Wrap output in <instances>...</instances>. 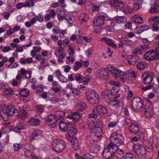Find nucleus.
<instances>
[{
	"label": "nucleus",
	"instance_id": "nucleus-1",
	"mask_svg": "<svg viewBox=\"0 0 159 159\" xmlns=\"http://www.w3.org/2000/svg\"><path fill=\"white\" fill-rule=\"evenodd\" d=\"M0 114L3 120L5 121L7 120L10 116H15L20 119L25 120L27 118L28 114L24 109L20 108L18 111L12 105L4 106L0 111Z\"/></svg>",
	"mask_w": 159,
	"mask_h": 159
},
{
	"label": "nucleus",
	"instance_id": "nucleus-2",
	"mask_svg": "<svg viewBox=\"0 0 159 159\" xmlns=\"http://www.w3.org/2000/svg\"><path fill=\"white\" fill-rule=\"evenodd\" d=\"M52 145L54 150L59 153L62 152L66 148V144L64 141L59 139H54Z\"/></svg>",
	"mask_w": 159,
	"mask_h": 159
},
{
	"label": "nucleus",
	"instance_id": "nucleus-3",
	"mask_svg": "<svg viewBox=\"0 0 159 159\" xmlns=\"http://www.w3.org/2000/svg\"><path fill=\"white\" fill-rule=\"evenodd\" d=\"M133 150L141 159L144 158L146 156V149L138 143L134 144L133 146Z\"/></svg>",
	"mask_w": 159,
	"mask_h": 159
},
{
	"label": "nucleus",
	"instance_id": "nucleus-4",
	"mask_svg": "<svg viewBox=\"0 0 159 159\" xmlns=\"http://www.w3.org/2000/svg\"><path fill=\"white\" fill-rule=\"evenodd\" d=\"M116 148L117 145H116L113 143H109L102 152L103 157L105 158L109 159L113 156V153L112 151H113L114 148Z\"/></svg>",
	"mask_w": 159,
	"mask_h": 159
},
{
	"label": "nucleus",
	"instance_id": "nucleus-5",
	"mask_svg": "<svg viewBox=\"0 0 159 159\" xmlns=\"http://www.w3.org/2000/svg\"><path fill=\"white\" fill-rule=\"evenodd\" d=\"M86 95L87 100L90 103L94 104L100 102L99 95L94 91L86 92Z\"/></svg>",
	"mask_w": 159,
	"mask_h": 159
},
{
	"label": "nucleus",
	"instance_id": "nucleus-6",
	"mask_svg": "<svg viewBox=\"0 0 159 159\" xmlns=\"http://www.w3.org/2000/svg\"><path fill=\"white\" fill-rule=\"evenodd\" d=\"M108 68H101L97 70L95 75L97 78L102 80H107L109 78Z\"/></svg>",
	"mask_w": 159,
	"mask_h": 159
},
{
	"label": "nucleus",
	"instance_id": "nucleus-7",
	"mask_svg": "<svg viewBox=\"0 0 159 159\" xmlns=\"http://www.w3.org/2000/svg\"><path fill=\"white\" fill-rule=\"evenodd\" d=\"M57 18L59 21L62 20L63 19L66 20L70 24H72L74 22V18L72 14L64 11L61 12L58 14Z\"/></svg>",
	"mask_w": 159,
	"mask_h": 159
},
{
	"label": "nucleus",
	"instance_id": "nucleus-8",
	"mask_svg": "<svg viewBox=\"0 0 159 159\" xmlns=\"http://www.w3.org/2000/svg\"><path fill=\"white\" fill-rule=\"evenodd\" d=\"M143 105V100L140 98L136 97L134 98L132 101L131 106L134 110L141 111Z\"/></svg>",
	"mask_w": 159,
	"mask_h": 159
},
{
	"label": "nucleus",
	"instance_id": "nucleus-9",
	"mask_svg": "<svg viewBox=\"0 0 159 159\" xmlns=\"http://www.w3.org/2000/svg\"><path fill=\"white\" fill-rule=\"evenodd\" d=\"M144 59L148 61H152L159 59V52L153 50L147 52L144 55Z\"/></svg>",
	"mask_w": 159,
	"mask_h": 159
},
{
	"label": "nucleus",
	"instance_id": "nucleus-10",
	"mask_svg": "<svg viewBox=\"0 0 159 159\" xmlns=\"http://www.w3.org/2000/svg\"><path fill=\"white\" fill-rule=\"evenodd\" d=\"M116 134L117 133L115 132L111 134L110 139L112 141L111 143H113L116 145L117 144L120 145L123 144L124 140L123 137L120 135V138L118 137Z\"/></svg>",
	"mask_w": 159,
	"mask_h": 159
},
{
	"label": "nucleus",
	"instance_id": "nucleus-11",
	"mask_svg": "<svg viewBox=\"0 0 159 159\" xmlns=\"http://www.w3.org/2000/svg\"><path fill=\"white\" fill-rule=\"evenodd\" d=\"M153 74L151 72H144L142 75L143 81L145 84H150L153 80Z\"/></svg>",
	"mask_w": 159,
	"mask_h": 159
},
{
	"label": "nucleus",
	"instance_id": "nucleus-12",
	"mask_svg": "<svg viewBox=\"0 0 159 159\" xmlns=\"http://www.w3.org/2000/svg\"><path fill=\"white\" fill-rule=\"evenodd\" d=\"M96 110L99 115L103 117H105L107 115L108 111L107 108L100 105H97L95 107Z\"/></svg>",
	"mask_w": 159,
	"mask_h": 159
},
{
	"label": "nucleus",
	"instance_id": "nucleus-13",
	"mask_svg": "<svg viewBox=\"0 0 159 159\" xmlns=\"http://www.w3.org/2000/svg\"><path fill=\"white\" fill-rule=\"evenodd\" d=\"M150 101L145 106L144 110L146 116L148 117H151L153 114V109L152 105L150 104Z\"/></svg>",
	"mask_w": 159,
	"mask_h": 159
},
{
	"label": "nucleus",
	"instance_id": "nucleus-14",
	"mask_svg": "<svg viewBox=\"0 0 159 159\" xmlns=\"http://www.w3.org/2000/svg\"><path fill=\"white\" fill-rule=\"evenodd\" d=\"M69 132L66 135V139L72 143L73 141L72 139H75V136L76 134L77 129L74 128H69Z\"/></svg>",
	"mask_w": 159,
	"mask_h": 159
},
{
	"label": "nucleus",
	"instance_id": "nucleus-15",
	"mask_svg": "<svg viewBox=\"0 0 159 159\" xmlns=\"http://www.w3.org/2000/svg\"><path fill=\"white\" fill-rule=\"evenodd\" d=\"M56 117L53 115H50L48 116L46 122L50 127L54 128L56 126L57 120Z\"/></svg>",
	"mask_w": 159,
	"mask_h": 159
},
{
	"label": "nucleus",
	"instance_id": "nucleus-16",
	"mask_svg": "<svg viewBox=\"0 0 159 159\" xmlns=\"http://www.w3.org/2000/svg\"><path fill=\"white\" fill-rule=\"evenodd\" d=\"M111 69L109 71L111 73L113 74L116 78L118 77L123 76L125 75V72L122 71L119 69H116L114 66H112L110 67Z\"/></svg>",
	"mask_w": 159,
	"mask_h": 159
},
{
	"label": "nucleus",
	"instance_id": "nucleus-17",
	"mask_svg": "<svg viewBox=\"0 0 159 159\" xmlns=\"http://www.w3.org/2000/svg\"><path fill=\"white\" fill-rule=\"evenodd\" d=\"M109 104L113 106H116L117 108L118 109L119 112H120L122 109L123 104L122 101L115 100L110 101Z\"/></svg>",
	"mask_w": 159,
	"mask_h": 159
},
{
	"label": "nucleus",
	"instance_id": "nucleus-18",
	"mask_svg": "<svg viewBox=\"0 0 159 159\" xmlns=\"http://www.w3.org/2000/svg\"><path fill=\"white\" fill-rule=\"evenodd\" d=\"M67 117L74 122H77L81 119V115L80 113L76 112L68 115Z\"/></svg>",
	"mask_w": 159,
	"mask_h": 159
},
{
	"label": "nucleus",
	"instance_id": "nucleus-19",
	"mask_svg": "<svg viewBox=\"0 0 159 159\" xmlns=\"http://www.w3.org/2000/svg\"><path fill=\"white\" fill-rule=\"evenodd\" d=\"M104 21L103 20L101 15L95 17L93 19V25L95 27L101 26L103 25Z\"/></svg>",
	"mask_w": 159,
	"mask_h": 159
},
{
	"label": "nucleus",
	"instance_id": "nucleus-20",
	"mask_svg": "<svg viewBox=\"0 0 159 159\" xmlns=\"http://www.w3.org/2000/svg\"><path fill=\"white\" fill-rule=\"evenodd\" d=\"M126 19L124 16L116 17L112 19V21H110V24L114 25L115 23H123L126 21Z\"/></svg>",
	"mask_w": 159,
	"mask_h": 159
},
{
	"label": "nucleus",
	"instance_id": "nucleus-21",
	"mask_svg": "<svg viewBox=\"0 0 159 159\" xmlns=\"http://www.w3.org/2000/svg\"><path fill=\"white\" fill-rule=\"evenodd\" d=\"M110 4L117 9H122L124 7L123 2L117 0H111L110 2Z\"/></svg>",
	"mask_w": 159,
	"mask_h": 159
},
{
	"label": "nucleus",
	"instance_id": "nucleus-22",
	"mask_svg": "<svg viewBox=\"0 0 159 159\" xmlns=\"http://www.w3.org/2000/svg\"><path fill=\"white\" fill-rule=\"evenodd\" d=\"M124 76L127 79L131 80H134L136 77L134 71L132 70H129L125 72V75Z\"/></svg>",
	"mask_w": 159,
	"mask_h": 159
},
{
	"label": "nucleus",
	"instance_id": "nucleus-23",
	"mask_svg": "<svg viewBox=\"0 0 159 159\" xmlns=\"http://www.w3.org/2000/svg\"><path fill=\"white\" fill-rule=\"evenodd\" d=\"M139 59V57L137 56H129L127 57L129 63L132 65H134Z\"/></svg>",
	"mask_w": 159,
	"mask_h": 159
},
{
	"label": "nucleus",
	"instance_id": "nucleus-24",
	"mask_svg": "<svg viewBox=\"0 0 159 159\" xmlns=\"http://www.w3.org/2000/svg\"><path fill=\"white\" fill-rule=\"evenodd\" d=\"M72 124L70 123H65L62 121H61L59 123L60 128L63 130L67 131L69 129Z\"/></svg>",
	"mask_w": 159,
	"mask_h": 159
},
{
	"label": "nucleus",
	"instance_id": "nucleus-25",
	"mask_svg": "<svg viewBox=\"0 0 159 159\" xmlns=\"http://www.w3.org/2000/svg\"><path fill=\"white\" fill-rule=\"evenodd\" d=\"M20 72L24 78L29 79L31 77V72L30 71H26L25 68H22L21 69Z\"/></svg>",
	"mask_w": 159,
	"mask_h": 159
},
{
	"label": "nucleus",
	"instance_id": "nucleus-26",
	"mask_svg": "<svg viewBox=\"0 0 159 159\" xmlns=\"http://www.w3.org/2000/svg\"><path fill=\"white\" fill-rule=\"evenodd\" d=\"M41 134V131L39 130H36L33 131L32 135L30 136V140L37 139L38 136Z\"/></svg>",
	"mask_w": 159,
	"mask_h": 159
},
{
	"label": "nucleus",
	"instance_id": "nucleus-27",
	"mask_svg": "<svg viewBox=\"0 0 159 159\" xmlns=\"http://www.w3.org/2000/svg\"><path fill=\"white\" fill-rule=\"evenodd\" d=\"M129 130L130 132L136 134L139 131V127L136 124L132 123L129 127Z\"/></svg>",
	"mask_w": 159,
	"mask_h": 159
},
{
	"label": "nucleus",
	"instance_id": "nucleus-28",
	"mask_svg": "<svg viewBox=\"0 0 159 159\" xmlns=\"http://www.w3.org/2000/svg\"><path fill=\"white\" fill-rule=\"evenodd\" d=\"M158 142L159 140L157 138L155 137L151 138L150 141V143L151 144V148L153 149L154 148H156Z\"/></svg>",
	"mask_w": 159,
	"mask_h": 159
},
{
	"label": "nucleus",
	"instance_id": "nucleus-29",
	"mask_svg": "<svg viewBox=\"0 0 159 159\" xmlns=\"http://www.w3.org/2000/svg\"><path fill=\"white\" fill-rule=\"evenodd\" d=\"M133 20L135 23L141 24L143 22V20L141 16L139 15L135 14L133 17Z\"/></svg>",
	"mask_w": 159,
	"mask_h": 159
},
{
	"label": "nucleus",
	"instance_id": "nucleus-30",
	"mask_svg": "<svg viewBox=\"0 0 159 159\" xmlns=\"http://www.w3.org/2000/svg\"><path fill=\"white\" fill-rule=\"evenodd\" d=\"M40 123L39 120L35 119L33 117L30 118L29 121L30 125L32 126H36L39 125Z\"/></svg>",
	"mask_w": 159,
	"mask_h": 159
},
{
	"label": "nucleus",
	"instance_id": "nucleus-31",
	"mask_svg": "<svg viewBox=\"0 0 159 159\" xmlns=\"http://www.w3.org/2000/svg\"><path fill=\"white\" fill-rule=\"evenodd\" d=\"M20 95L23 97L26 98L30 94V91L27 89L24 88L20 89L19 91Z\"/></svg>",
	"mask_w": 159,
	"mask_h": 159
},
{
	"label": "nucleus",
	"instance_id": "nucleus-32",
	"mask_svg": "<svg viewBox=\"0 0 159 159\" xmlns=\"http://www.w3.org/2000/svg\"><path fill=\"white\" fill-rule=\"evenodd\" d=\"M92 131L95 134V135L98 137L101 136L102 134V129L100 127H96Z\"/></svg>",
	"mask_w": 159,
	"mask_h": 159
},
{
	"label": "nucleus",
	"instance_id": "nucleus-33",
	"mask_svg": "<svg viewBox=\"0 0 159 159\" xmlns=\"http://www.w3.org/2000/svg\"><path fill=\"white\" fill-rule=\"evenodd\" d=\"M87 107L86 104L82 102H80L76 107V108L80 111H82L85 109Z\"/></svg>",
	"mask_w": 159,
	"mask_h": 159
},
{
	"label": "nucleus",
	"instance_id": "nucleus-34",
	"mask_svg": "<svg viewBox=\"0 0 159 159\" xmlns=\"http://www.w3.org/2000/svg\"><path fill=\"white\" fill-rule=\"evenodd\" d=\"M148 21L151 24L154 23L157 24H159V16H155L151 17L149 19Z\"/></svg>",
	"mask_w": 159,
	"mask_h": 159
},
{
	"label": "nucleus",
	"instance_id": "nucleus-35",
	"mask_svg": "<svg viewBox=\"0 0 159 159\" xmlns=\"http://www.w3.org/2000/svg\"><path fill=\"white\" fill-rule=\"evenodd\" d=\"M110 93L111 92L110 91L107 90L102 92L101 93V95L105 100H108L110 99L109 96Z\"/></svg>",
	"mask_w": 159,
	"mask_h": 159
},
{
	"label": "nucleus",
	"instance_id": "nucleus-36",
	"mask_svg": "<svg viewBox=\"0 0 159 159\" xmlns=\"http://www.w3.org/2000/svg\"><path fill=\"white\" fill-rule=\"evenodd\" d=\"M24 154L26 157H32L34 159H38V157L36 156L33 155V153L31 150H25L24 151Z\"/></svg>",
	"mask_w": 159,
	"mask_h": 159
},
{
	"label": "nucleus",
	"instance_id": "nucleus-37",
	"mask_svg": "<svg viewBox=\"0 0 159 159\" xmlns=\"http://www.w3.org/2000/svg\"><path fill=\"white\" fill-rule=\"evenodd\" d=\"M151 13H157L159 12V6L155 4L153 7H152L150 9Z\"/></svg>",
	"mask_w": 159,
	"mask_h": 159
},
{
	"label": "nucleus",
	"instance_id": "nucleus-38",
	"mask_svg": "<svg viewBox=\"0 0 159 159\" xmlns=\"http://www.w3.org/2000/svg\"><path fill=\"white\" fill-rule=\"evenodd\" d=\"M57 120L58 119H63L65 116V113L64 111H59L57 112V114L55 116Z\"/></svg>",
	"mask_w": 159,
	"mask_h": 159
},
{
	"label": "nucleus",
	"instance_id": "nucleus-39",
	"mask_svg": "<svg viewBox=\"0 0 159 159\" xmlns=\"http://www.w3.org/2000/svg\"><path fill=\"white\" fill-rule=\"evenodd\" d=\"M146 66V65L144 62L141 61L137 63V67L139 70H143L145 68Z\"/></svg>",
	"mask_w": 159,
	"mask_h": 159
},
{
	"label": "nucleus",
	"instance_id": "nucleus-40",
	"mask_svg": "<svg viewBox=\"0 0 159 159\" xmlns=\"http://www.w3.org/2000/svg\"><path fill=\"white\" fill-rule=\"evenodd\" d=\"M4 93L6 96L11 97L14 94V91L12 89H6L4 91Z\"/></svg>",
	"mask_w": 159,
	"mask_h": 159
},
{
	"label": "nucleus",
	"instance_id": "nucleus-41",
	"mask_svg": "<svg viewBox=\"0 0 159 159\" xmlns=\"http://www.w3.org/2000/svg\"><path fill=\"white\" fill-rule=\"evenodd\" d=\"M36 19L33 18L32 19L30 20L29 21H27L25 23V26L27 27H30L31 25L36 23Z\"/></svg>",
	"mask_w": 159,
	"mask_h": 159
},
{
	"label": "nucleus",
	"instance_id": "nucleus-42",
	"mask_svg": "<svg viewBox=\"0 0 159 159\" xmlns=\"http://www.w3.org/2000/svg\"><path fill=\"white\" fill-rule=\"evenodd\" d=\"M121 159H135V156L132 154L127 153Z\"/></svg>",
	"mask_w": 159,
	"mask_h": 159
},
{
	"label": "nucleus",
	"instance_id": "nucleus-43",
	"mask_svg": "<svg viewBox=\"0 0 159 159\" xmlns=\"http://www.w3.org/2000/svg\"><path fill=\"white\" fill-rule=\"evenodd\" d=\"M139 47L142 52H144L150 48V46L148 43L139 45Z\"/></svg>",
	"mask_w": 159,
	"mask_h": 159
},
{
	"label": "nucleus",
	"instance_id": "nucleus-44",
	"mask_svg": "<svg viewBox=\"0 0 159 159\" xmlns=\"http://www.w3.org/2000/svg\"><path fill=\"white\" fill-rule=\"evenodd\" d=\"M83 78V76L80 74H77L74 77V79L79 83L82 82Z\"/></svg>",
	"mask_w": 159,
	"mask_h": 159
},
{
	"label": "nucleus",
	"instance_id": "nucleus-45",
	"mask_svg": "<svg viewBox=\"0 0 159 159\" xmlns=\"http://www.w3.org/2000/svg\"><path fill=\"white\" fill-rule=\"evenodd\" d=\"M113 153H116L118 155H121L123 154V151L120 149H118L117 146L116 148H115L113 150Z\"/></svg>",
	"mask_w": 159,
	"mask_h": 159
},
{
	"label": "nucleus",
	"instance_id": "nucleus-46",
	"mask_svg": "<svg viewBox=\"0 0 159 159\" xmlns=\"http://www.w3.org/2000/svg\"><path fill=\"white\" fill-rule=\"evenodd\" d=\"M101 39L103 40V41L109 45H110V43H111L113 42H114V41L111 39L109 38L108 39L106 37H103V38H102Z\"/></svg>",
	"mask_w": 159,
	"mask_h": 159
},
{
	"label": "nucleus",
	"instance_id": "nucleus-47",
	"mask_svg": "<svg viewBox=\"0 0 159 159\" xmlns=\"http://www.w3.org/2000/svg\"><path fill=\"white\" fill-rule=\"evenodd\" d=\"M133 9L131 7L127 6L125 8L124 10V12L125 14L130 13L132 12Z\"/></svg>",
	"mask_w": 159,
	"mask_h": 159
},
{
	"label": "nucleus",
	"instance_id": "nucleus-48",
	"mask_svg": "<svg viewBox=\"0 0 159 159\" xmlns=\"http://www.w3.org/2000/svg\"><path fill=\"white\" fill-rule=\"evenodd\" d=\"M117 123L115 121L110 122L108 125V128L109 129L113 128L116 126Z\"/></svg>",
	"mask_w": 159,
	"mask_h": 159
},
{
	"label": "nucleus",
	"instance_id": "nucleus-49",
	"mask_svg": "<svg viewBox=\"0 0 159 159\" xmlns=\"http://www.w3.org/2000/svg\"><path fill=\"white\" fill-rule=\"evenodd\" d=\"M80 18L83 22H84L86 21L88 19V16L86 14H82L80 15Z\"/></svg>",
	"mask_w": 159,
	"mask_h": 159
},
{
	"label": "nucleus",
	"instance_id": "nucleus-50",
	"mask_svg": "<svg viewBox=\"0 0 159 159\" xmlns=\"http://www.w3.org/2000/svg\"><path fill=\"white\" fill-rule=\"evenodd\" d=\"M72 145V147L75 150H76L79 149V146L77 140H75L74 142V143Z\"/></svg>",
	"mask_w": 159,
	"mask_h": 159
},
{
	"label": "nucleus",
	"instance_id": "nucleus-51",
	"mask_svg": "<svg viewBox=\"0 0 159 159\" xmlns=\"http://www.w3.org/2000/svg\"><path fill=\"white\" fill-rule=\"evenodd\" d=\"M36 108L37 111L39 112L42 113L43 112L44 107L43 105H37L36 106Z\"/></svg>",
	"mask_w": 159,
	"mask_h": 159
},
{
	"label": "nucleus",
	"instance_id": "nucleus-52",
	"mask_svg": "<svg viewBox=\"0 0 159 159\" xmlns=\"http://www.w3.org/2000/svg\"><path fill=\"white\" fill-rule=\"evenodd\" d=\"M142 51L139 48V46L137 48L134 49V53L136 55L138 56L142 53Z\"/></svg>",
	"mask_w": 159,
	"mask_h": 159
},
{
	"label": "nucleus",
	"instance_id": "nucleus-53",
	"mask_svg": "<svg viewBox=\"0 0 159 159\" xmlns=\"http://www.w3.org/2000/svg\"><path fill=\"white\" fill-rule=\"evenodd\" d=\"M58 80L59 81L62 83H66L68 81L67 78L62 75H61V76L58 78Z\"/></svg>",
	"mask_w": 159,
	"mask_h": 159
},
{
	"label": "nucleus",
	"instance_id": "nucleus-54",
	"mask_svg": "<svg viewBox=\"0 0 159 159\" xmlns=\"http://www.w3.org/2000/svg\"><path fill=\"white\" fill-rule=\"evenodd\" d=\"M33 147V146L32 144L29 143H26L24 145V148L25 149V150H31Z\"/></svg>",
	"mask_w": 159,
	"mask_h": 159
},
{
	"label": "nucleus",
	"instance_id": "nucleus-55",
	"mask_svg": "<svg viewBox=\"0 0 159 159\" xmlns=\"http://www.w3.org/2000/svg\"><path fill=\"white\" fill-rule=\"evenodd\" d=\"M71 92L73 96L80 95L81 94L80 91L76 89L72 90Z\"/></svg>",
	"mask_w": 159,
	"mask_h": 159
},
{
	"label": "nucleus",
	"instance_id": "nucleus-56",
	"mask_svg": "<svg viewBox=\"0 0 159 159\" xmlns=\"http://www.w3.org/2000/svg\"><path fill=\"white\" fill-rule=\"evenodd\" d=\"M151 24L152 25V30L153 31H157L158 30L159 27L158 26L157 24L154 23Z\"/></svg>",
	"mask_w": 159,
	"mask_h": 159
},
{
	"label": "nucleus",
	"instance_id": "nucleus-57",
	"mask_svg": "<svg viewBox=\"0 0 159 159\" xmlns=\"http://www.w3.org/2000/svg\"><path fill=\"white\" fill-rule=\"evenodd\" d=\"M21 145L18 143H15L13 145V148L15 151H17L21 148Z\"/></svg>",
	"mask_w": 159,
	"mask_h": 159
},
{
	"label": "nucleus",
	"instance_id": "nucleus-58",
	"mask_svg": "<svg viewBox=\"0 0 159 159\" xmlns=\"http://www.w3.org/2000/svg\"><path fill=\"white\" fill-rule=\"evenodd\" d=\"M82 159H94V157L92 155L87 153L83 156Z\"/></svg>",
	"mask_w": 159,
	"mask_h": 159
},
{
	"label": "nucleus",
	"instance_id": "nucleus-59",
	"mask_svg": "<svg viewBox=\"0 0 159 159\" xmlns=\"http://www.w3.org/2000/svg\"><path fill=\"white\" fill-rule=\"evenodd\" d=\"M96 127H100L102 126L103 123L99 120H97L95 122H94Z\"/></svg>",
	"mask_w": 159,
	"mask_h": 159
},
{
	"label": "nucleus",
	"instance_id": "nucleus-60",
	"mask_svg": "<svg viewBox=\"0 0 159 159\" xmlns=\"http://www.w3.org/2000/svg\"><path fill=\"white\" fill-rule=\"evenodd\" d=\"M89 128L90 129L93 130L94 128H96V126L95 122L94 121H91L89 124L88 125Z\"/></svg>",
	"mask_w": 159,
	"mask_h": 159
},
{
	"label": "nucleus",
	"instance_id": "nucleus-61",
	"mask_svg": "<svg viewBox=\"0 0 159 159\" xmlns=\"http://www.w3.org/2000/svg\"><path fill=\"white\" fill-rule=\"evenodd\" d=\"M136 34H140L143 32L141 26H137L134 30Z\"/></svg>",
	"mask_w": 159,
	"mask_h": 159
},
{
	"label": "nucleus",
	"instance_id": "nucleus-62",
	"mask_svg": "<svg viewBox=\"0 0 159 159\" xmlns=\"http://www.w3.org/2000/svg\"><path fill=\"white\" fill-rule=\"evenodd\" d=\"M103 20L104 21V20H109V23L110 24V21H112V20H111V18L109 17H108L106 14H104L101 15Z\"/></svg>",
	"mask_w": 159,
	"mask_h": 159
},
{
	"label": "nucleus",
	"instance_id": "nucleus-63",
	"mask_svg": "<svg viewBox=\"0 0 159 159\" xmlns=\"http://www.w3.org/2000/svg\"><path fill=\"white\" fill-rule=\"evenodd\" d=\"M68 50L69 54L70 56H73L75 52L73 48L70 46H69Z\"/></svg>",
	"mask_w": 159,
	"mask_h": 159
},
{
	"label": "nucleus",
	"instance_id": "nucleus-64",
	"mask_svg": "<svg viewBox=\"0 0 159 159\" xmlns=\"http://www.w3.org/2000/svg\"><path fill=\"white\" fill-rule=\"evenodd\" d=\"M9 129V127L8 126H6L5 128H2L0 131V138H1L2 135V132L5 133V132H6Z\"/></svg>",
	"mask_w": 159,
	"mask_h": 159
}]
</instances>
